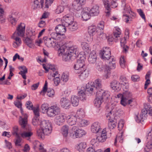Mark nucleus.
I'll return each instance as SVG.
<instances>
[{"label":"nucleus","instance_id":"f257e3e1","mask_svg":"<svg viewBox=\"0 0 152 152\" xmlns=\"http://www.w3.org/2000/svg\"><path fill=\"white\" fill-rule=\"evenodd\" d=\"M43 39L45 45L48 47L56 46L59 48L58 50L59 55L63 54V60L65 61L69 60L72 58L74 59L78 56V48L76 45L66 47L64 45H62L61 42H58L51 38L45 37Z\"/></svg>","mask_w":152,"mask_h":152},{"label":"nucleus","instance_id":"f03ea898","mask_svg":"<svg viewBox=\"0 0 152 152\" xmlns=\"http://www.w3.org/2000/svg\"><path fill=\"white\" fill-rule=\"evenodd\" d=\"M52 131L51 124L48 121L43 120L41 124L40 129L37 131V134L39 138L43 139L45 135L50 134Z\"/></svg>","mask_w":152,"mask_h":152},{"label":"nucleus","instance_id":"7ed1b4c3","mask_svg":"<svg viewBox=\"0 0 152 152\" xmlns=\"http://www.w3.org/2000/svg\"><path fill=\"white\" fill-rule=\"evenodd\" d=\"M131 94L129 93L126 92L123 94H119L115 96L116 98H120L121 104L123 106H125L127 104H130L132 102V100L131 99Z\"/></svg>","mask_w":152,"mask_h":152},{"label":"nucleus","instance_id":"20e7f679","mask_svg":"<svg viewBox=\"0 0 152 152\" xmlns=\"http://www.w3.org/2000/svg\"><path fill=\"white\" fill-rule=\"evenodd\" d=\"M86 134V132L83 129L76 126L73 127L69 132L70 137L74 139L80 138Z\"/></svg>","mask_w":152,"mask_h":152},{"label":"nucleus","instance_id":"39448f33","mask_svg":"<svg viewBox=\"0 0 152 152\" xmlns=\"http://www.w3.org/2000/svg\"><path fill=\"white\" fill-rule=\"evenodd\" d=\"M78 56L79 58L77 59V62L74 66V68L75 69V73L76 72H79L86 67L85 62V58L83 56Z\"/></svg>","mask_w":152,"mask_h":152},{"label":"nucleus","instance_id":"423d86ee","mask_svg":"<svg viewBox=\"0 0 152 152\" xmlns=\"http://www.w3.org/2000/svg\"><path fill=\"white\" fill-rule=\"evenodd\" d=\"M110 107L111 110L106 115L107 119H110V118H115V115H117L120 110L118 105L116 102L112 104Z\"/></svg>","mask_w":152,"mask_h":152},{"label":"nucleus","instance_id":"0eeeda50","mask_svg":"<svg viewBox=\"0 0 152 152\" xmlns=\"http://www.w3.org/2000/svg\"><path fill=\"white\" fill-rule=\"evenodd\" d=\"M116 62L115 59L113 57L110 58L108 66L106 65L104 67V72L107 74L105 76L106 78H107L110 74V71L111 69H115L116 67Z\"/></svg>","mask_w":152,"mask_h":152},{"label":"nucleus","instance_id":"6e6552de","mask_svg":"<svg viewBox=\"0 0 152 152\" xmlns=\"http://www.w3.org/2000/svg\"><path fill=\"white\" fill-rule=\"evenodd\" d=\"M51 70L53 72L51 71L49 73L48 77L50 80L53 79L55 85L57 86L60 82L59 75L58 74V72L56 70L55 68H53Z\"/></svg>","mask_w":152,"mask_h":152},{"label":"nucleus","instance_id":"1a4fd4ad","mask_svg":"<svg viewBox=\"0 0 152 152\" xmlns=\"http://www.w3.org/2000/svg\"><path fill=\"white\" fill-rule=\"evenodd\" d=\"M100 55L101 58L104 60H110L111 56L110 49L108 47H105L100 51Z\"/></svg>","mask_w":152,"mask_h":152},{"label":"nucleus","instance_id":"9d476101","mask_svg":"<svg viewBox=\"0 0 152 152\" xmlns=\"http://www.w3.org/2000/svg\"><path fill=\"white\" fill-rule=\"evenodd\" d=\"M60 111V108L57 105H52L49 107L47 115L50 117H53L58 114Z\"/></svg>","mask_w":152,"mask_h":152},{"label":"nucleus","instance_id":"9b49d317","mask_svg":"<svg viewBox=\"0 0 152 152\" xmlns=\"http://www.w3.org/2000/svg\"><path fill=\"white\" fill-rule=\"evenodd\" d=\"M48 83L47 81L45 82L43 87V89L41 91L40 94L42 96H44L46 92H47V95L50 97H52L53 96L54 94V90L51 88H47Z\"/></svg>","mask_w":152,"mask_h":152},{"label":"nucleus","instance_id":"f8f14e48","mask_svg":"<svg viewBox=\"0 0 152 152\" xmlns=\"http://www.w3.org/2000/svg\"><path fill=\"white\" fill-rule=\"evenodd\" d=\"M66 117V115L64 113L58 114L54 118L55 123L58 125H61L64 123Z\"/></svg>","mask_w":152,"mask_h":152},{"label":"nucleus","instance_id":"ddd939ff","mask_svg":"<svg viewBox=\"0 0 152 152\" xmlns=\"http://www.w3.org/2000/svg\"><path fill=\"white\" fill-rule=\"evenodd\" d=\"M98 133L99 134L97 137V139L98 141L101 142H104L108 138L107 129L105 128L103 129Z\"/></svg>","mask_w":152,"mask_h":152},{"label":"nucleus","instance_id":"4468645a","mask_svg":"<svg viewBox=\"0 0 152 152\" xmlns=\"http://www.w3.org/2000/svg\"><path fill=\"white\" fill-rule=\"evenodd\" d=\"M57 20H61L65 25L67 26L68 25H69L74 21V17L71 15L68 14L64 16L62 19L60 18H58L57 19Z\"/></svg>","mask_w":152,"mask_h":152},{"label":"nucleus","instance_id":"2eb2a0df","mask_svg":"<svg viewBox=\"0 0 152 152\" xmlns=\"http://www.w3.org/2000/svg\"><path fill=\"white\" fill-rule=\"evenodd\" d=\"M79 71L76 72V73L78 74V77L81 80H85L88 77L89 72L86 67Z\"/></svg>","mask_w":152,"mask_h":152},{"label":"nucleus","instance_id":"dca6fc26","mask_svg":"<svg viewBox=\"0 0 152 152\" xmlns=\"http://www.w3.org/2000/svg\"><path fill=\"white\" fill-rule=\"evenodd\" d=\"M90 8L88 7H84L82 12V18L85 21H87L90 19L92 16L89 11Z\"/></svg>","mask_w":152,"mask_h":152},{"label":"nucleus","instance_id":"f3484780","mask_svg":"<svg viewBox=\"0 0 152 152\" xmlns=\"http://www.w3.org/2000/svg\"><path fill=\"white\" fill-rule=\"evenodd\" d=\"M26 130L24 131L21 134V137L23 138H27L29 140L30 137L33 135V132L31 131V129L30 127H26Z\"/></svg>","mask_w":152,"mask_h":152},{"label":"nucleus","instance_id":"a211bd4d","mask_svg":"<svg viewBox=\"0 0 152 152\" xmlns=\"http://www.w3.org/2000/svg\"><path fill=\"white\" fill-rule=\"evenodd\" d=\"M25 26L24 23H21L17 28V32H15L17 34V36L21 37H23L24 36L25 31Z\"/></svg>","mask_w":152,"mask_h":152},{"label":"nucleus","instance_id":"6ab92c4d","mask_svg":"<svg viewBox=\"0 0 152 152\" xmlns=\"http://www.w3.org/2000/svg\"><path fill=\"white\" fill-rule=\"evenodd\" d=\"M100 93L99 91L97 92V93L96 94V98L94 101V106L98 108L101 107V104L103 102L102 98L99 96L98 95Z\"/></svg>","mask_w":152,"mask_h":152},{"label":"nucleus","instance_id":"aec40b11","mask_svg":"<svg viewBox=\"0 0 152 152\" xmlns=\"http://www.w3.org/2000/svg\"><path fill=\"white\" fill-rule=\"evenodd\" d=\"M94 88L93 82H90L86 85V90L92 95L94 94H96Z\"/></svg>","mask_w":152,"mask_h":152},{"label":"nucleus","instance_id":"412c9836","mask_svg":"<svg viewBox=\"0 0 152 152\" xmlns=\"http://www.w3.org/2000/svg\"><path fill=\"white\" fill-rule=\"evenodd\" d=\"M91 131L94 133H99L103 129H101L100 124L98 122H96L93 123L91 127Z\"/></svg>","mask_w":152,"mask_h":152},{"label":"nucleus","instance_id":"4be33fe9","mask_svg":"<svg viewBox=\"0 0 152 152\" xmlns=\"http://www.w3.org/2000/svg\"><path fill=\"white\" fill-rule=\"evenodd\" d=\"M12 37L15 40L13 43V47L14 48H16L21 44L22 43L21 39L17 35V34L15 33H14Z\"/></svg>","mask_w":152,"mask_h":152},{"label":"nucleus","instance_id":"5701e85b","mask_svg":"<svg viewBox=\"0 0 152 152\" xmlns=\"http://www.w3.org/2000/svg\"><path fill=\"white\" fill-rule=\"evenodd\" d=\"M121 34V30L118 28H116L115 31L113 32L114 38H109L108 39V41L112 42L114 39L115 42L118 41L117 40L118 38L120 37V35Z\"/></svg>","mask_w":152,"mask_h":152},{"label":"nucleus","instance_id":"b1692460","mask_svg":"<svg viewBox=\"0 0 152 152\" xmlns=\"http://www.w3.org/2000/svg\"><path fill=\"white\" fill-rule=\"evenodd\" d=\"M66 118L67 122L69 125L72 126L76 123L78 124V120L76 116L73 115H69Z\"/></svg>","mask_w":152,"mask_h":152},{"label":"nucleus","instance_id":"393cba45","mask_svg":"<svg viewBox=\"0 0 152 152\" xmlns=\"http://www.w3.org/2000/svg\"><path fill=\"white\" fill-rule=\"evenodd\" d=\"M94 85L95 87V89L96 90V93L97 92L99 91H102L103 89L102 88V81L99 79H97L95 80L94 82H93Z\"/></svg>","mask_w":152,"mask_h":152},{"label":"nucleus","instance_id":"a878e982","mask_svg":"<svg viewBox=\"0 0 152 152\" xmlns=\"http://www.w3.org/2000/svg\"><path fill=\"white\" fill-rule=\"evenodd\" d=\"M85 92L86 90L84 87H82L81 89H80L78 92V95L80 99L83 101H85L87 99L86 95Z\"/></svg>","mask_w":152,"mask_h":152},{"label":"nucleus","instance_id":"bb28decb","mask_svg":"<svg viewBox=\"0 0 152 152\" xmlns=\"http://www.w3.org/2000/svg\"><path fill=\"white\" fill-rule=\"evenodd\" d=\"M60 104L61 107L66 109L69 108L70 105V102L69 99L65 98H63L61 99Z\"/></svg>","mask_w":152,"mask_h":152},{"label":"nucleus","instance_id":"cd10ccee","mask_svg":"<svg viewBox=\"0 0 152 152\" xmlns=\"http://www.w3.org/2000/svg\"><path fill=\"white\" fill-rule=\"evenodd\" d=\"M89 11L92 16H97L99 13V7L97 5H94L91 8H90Z\"/></svg>","mask_w":152,"mask_h":152},{"label":"nucleus","instance_id":"c85d7f7f","mask_svg":"<svg viewBox=\"0 0 152 152\" xmlns=\"http://www.w3.org/2000/svg\"><path fill=\"white\" fill-rule=\"evenodd\" d=\"M66 27H67V26L65 25L62 23L61 25H58L55 28L56 32H58V33H64L66 31Z\"/></svg>","mask_w":152,"mask_h":152},{"label":"nucleus","instance_id":"c756f323","mask_svg":"<svg viewBox=\"0 0 152 152\" xmlns=\"http://www.w3.org/2000/svg\"><path fill=\"white\" fill-rule=\"evenodd\" d=\"M24 117L20 116L19 119V123L22 127L25 128L26 127L27 123V115L26 114H24Z\"/></svg>","mask_w":152,"mask_h":152},{"label":"nucleus","instance_id":"7c9ffc66","mask_svg":"<svg viewBox=\"0 0 152 152\" xmlns=\"http://www.w3.org/2000/svg\"><path fill=\"white\" fill-rule=\"evenodd\" d=\"M97 57L95 52L93 51L89 54L88 58V61L90 63L94 64L96 60Z\"/></svg>","mask_w":152,"mask_h":152},{"label":"nucleus","instance_id":"2f4dec72","mask_svg":"<svg viewBox=\"0 0 152 152\" xmlns=\"http://www.w3.org/2000/svg\"><path fill=\"white\" fill-rule=\"evenodd\" d=\"M110 86L113 89L118 91L121 89V85L120 83L118 81L115 80L110 83Z\"/></svg>","mask_w":152,"mask_h":152},{"label":"nucleus","instance_id":"473e14b6","mask_svg":"<svg viewBox=\"0 0 152 152\" xmlns=\"http://www.w3.org/2000/svg\"><path fill=\"white\" fill-rule=\"evenodd\" d=\"M122 7L124 10V12L129 13L132 15L133 16H134L135 15V14L131 10L130 6L129 5H127L124 1L122 2Z\"/></svg>","mask_w":152,"mask_h":152},{"label":"nucleus","instance_id":"72a5a7b5","mask_svg":"<svg viewBox=\"0 0 152 152\" xmlns=\"http://www.w3.org/2000/svg\"><path fill=\"white\" fill-rule=\"evenodd\" d=\"M34 39L31 38L26 37V38H24L23 41L29 48H33L34 47V46L33 43V41Z\"/></svg>","mask_w":152,"mask_h":152},{"label":"nucleus","instance_id":"f704fd0d","mask_svg":"<svg viewBox=\"0 0 152 152\" xmlns=\"http://www.w3.org/2000/svg\"><path fill=\"white\" fill-rule=\"evenodd\" d=\"M104 7L107 10L105 12L106 15L108 16L110 14V3L108 0H102Z\"/></svg>","mask_w":152,"mask_h":152},{"label":"nucleus","instance_id":"c9c22d12","mask_svg":"<svg viewBox=\"0 0 152 152\" xmlns=\"http://www.w3.org/2000/svg\"><path fill=\"white\" fill-rule=\"evenodd\" d=\"M99 91L100 92L99 94H98L99 96L102 98L103 99H107L110 96V93L108 91H104L102 89V91L100 90Z\"/></svg>","mask_w":152,"mask_h":152},{"label":"nucleus","instance_id":"e433bc0d","mask_svg":"<svg viewBox=\"0 0 152 152\" xmlns=\"http://www.w3.org/2000/svg\"><path fill=\"white\" fill-rule=\"evenodd\" d=\"M87 146L86 143L81 142L76 147V149L80 152H83Z\"/></svg>","mask_w":152,"mask_h":152},{"label":"nucleus","instance_id":"4c0bfd02","mask_svg":"<svg viewBox=\"0 0 152 152\" xmlns=\"http://www.w3.org/2000/svg\"><path fill=\"white\" fill-rule=\"evenodd\" d=\"M71 101L73 106H77L79 104V97L76 96H72L71 98Z\"/></svg>","mask_w":152,"mask_h":152},{"label":"nucleus","instance_id":"58836bf2","mask_svg":"<svg viewBox=\"0 0 152 152\" xmlns=\"http://www.w3.org/2000/svg\"><path fill=\"white\" fill-rule=\"evenodd\" d=\"M88 32L90 35H92L93 36L96 33H98L97 31H96V27L94 25H91L88 27Z\"/></svg>","mask_w":152,"mask_h":152},{"label":"nucleus","instance_id":"ea45409f","mask_svg":"<svg viewBox=\"0 0 152 152\" xmlns=\"http://www.w3.org/2000/svg\"><path fill=\"white\" fill-rule=\"evenodd\" d=\"M68 28L71 31H75L78 28V26L77 23L73 21L69 25H67Z\"/></svg>","mask_w":152,"mask_h":152},{"label":"nucleus","instance_id":"a19ab883","mask_svg":"<svg viewBox=\"0 0 152 152\" xmlns=\"http://www.w3.org/2000/svg\"><path fill=\"white\" fill-rule=\"evenodd\" d=\"M85 113L82 108L79 109L77 111L76 114L75 115L77 118H80L85 116Z\"/></svg>","mask_w":152,"mask_h":152},{"label":"nucleus","instance_id":"79ce46f5","mask_svg":"<svg viewBox=\"0 0 152 152\" xmlns=\"http://www.w3.org/2000/svg\"><path fill=\"white\" fill-rule=\"evenodd\" d=\"M43 121L39 119L37 117H34L32 120V123L34 126H37L39 125L40 127Z\"/></svg>","mask_w":152,"mask_h":152},{"label":"nucleus","instance_id":"37998d69","mask_svg":"<svg viewBox=\"0 0 152 152\" xmlns=\"http://www.w3.org/2000/svg\"><path fill=\"white\" fill-rule=\"evenodd\" d=\"M78 125L80 126H85L89 124V121L87 120L81 119L80 118H78Z\"/></svg>","mask_w":152,"mask_h":152},{"label":"nucleus","instance_id":"c03bdc74","mask_svg":"<svg viewBox=\"0 0 152 152\" xmlns=\"http://www.w3.org/2000/svg\"><path fill=\"white\" fill-rule=\"evenodd\" d=\"M14 15L11 14L9 15L8 18V20L13 25H15L17 23V20L15 18Z\"/></svg>","mask_w":152,"mask_h":152},{"label":"nucleus","instance_id":"a18cd8bd","mask_svg":"<svg viewBox=\"0 0 152 152\" xmlns=\"http://www.w3.org/2000/svg\"><path fill=\"white\" fill-rule=\"evenodd\" d=\"M69 127L67 125H64L62 126L61 130L62 134L64 137H66L68 134Z\"/></svg>","mask_w":152,"mask_h":152},{"label":"nucleus","instance_id":"49530a36","mask_svg":"<svg viewBox=\"0 0 152 152\" xmlns=\"http://www.w3.org/2000/svg\"><path fill=\"white\" fill-rule=\"evenodd\" d=\"M49 104L46 103H43L41 106V108L42 111V112L43 113H47L48 114V111L49 109Z\"/></svg>","mask_w":152,"mask_h":152},{"label":"nucleus","instance_id":"de8ad7c7","mask_svg":"<svg viewBox=\"0 0 152 152\" xmlns=\"http://www.w3.org/2000/svg\"><path fill=\"white\" fill-rule=\"evenodd\" d=\"M106 65L104 66L101 62H97L95 64L96 69L99 71H101L102 70L104 71V67Z\"/></svg>","mask_w":152,"mask_h":152},{"label":"nucleus","instance_id":"09e8293b","mask_svg":"<svg viewBox=\"0 0 152 152\" xmlns=\"http://www.w3.org/2000/svg\"><path fill=\"white\" fill-rule=\"evenodd\" d=\"M114 119V118H110V119H108L109 120L108 126L109 128L110 129H113L116 127V122L113 120Z\"/></svg>","mask_w":152,"mask_h":152},{"label":"nucleus","instance_id":"8fccbe9b","mask_svg":"<svg viewBox=\"0 0 152 152\" xmlns=\"http://www.w3.org/2000/svg\"><path fill=\"white\" fill-rule=\"evenodd\" d=\"M72 6L77 11L79 10L82 8L81 5L76 0H75L73 2Z\"/></svg>","mask_w":152,"mask_h":152},{"label":"nucleus","instance_id":"3c124183","mask_svg":"<svg viewBox=\"0 0 152 152\" xmlns=\"http://www.w3.org/2000/svg\"><path fill=\"white\" fill-rule=\"evenodd\" d=\"M69 78V73L68 72H64L61 77V80L64 82L68 81Z\"/></svg>","mask_w":152,"mask_h":152},{"label":"nucleus","instance_id":"603ef678","mask_svg":"<svg viewBox=\"0 0 152 152\" xmlns=\"http://www.w3.org/2000/svg\"><path fill=\"white\" fill-rule=\"evenodd\" d=\"M36 34L35 32L33 30L29 31L28 32L26 33L27 37L34 39Z\"/></svg>","mask_w":152,"mask_h":152},{"label":"nucleus","instance_id":"864d4df0","mask_svg":"<svg viewBox=\"0 0 152 152\" xmlns=\"http://www.w3.org/2000/svg\"><path fill=\"white\" fill-rule=\"evenodd\" d=\"M144 108L149 112V114L152 115V107L148 103L145 104H144Z\"/></svg>","mask_w":152,"mask_h":152},{"label":"nucleus","instance_id":"5fc2aeb1","mask_svg":"<svg viewBox=\"0 0 152 152\" xmlns=\"http://www.w3.org/2000/svg\"><path fill=\"white\" fill-rule=\"evenodd\" d=\"M81 47L84 50L87 52L89 51L88 44L86 42H83L81 44Z\"/></svg>","mask_w":152,"mask_h":152},{"label":"nucleus","instance_id":"6e6d98bb","mask_svg":"<svg viewBox=\"0 0 152 152\" xmlns=\"http://www.w3.org/2000/svg\"><path fill=\"white\" fill-rule=\"evenodd\" d=\"M151 148H152V142L149 141L147 143L145 149L146 151L148 152Z\"/></svg>","mask_w":152,"mask_h":152},{"label":"nucleus","instance_id":"4d7b16f0","mask_svg":"<svg viewBox=\"0 0 152 152\" xmlns=\"http://www.w3.org/2000/svg\"><path fill=\"white\" fill-rule=\"evenodd\" d=\"M116 141H119L121 143L123 142L122 133H120L117 136L115 139V142Z\"/></svg>","mask_w":152,"mask_h":152},{"label":"nucleus","instance_id":"13d9d810","mask_svg":"<svg viewBox=\"0 0 152 152\" xmlns=\"http://www.w3.org/2000/svg\"><path fill=\"white\" fill-rule=\"evenodd\" d=\"M18 131L19 129L18 127L17 126H15L13 128L12 132V134L14 135L18 136L19 135L18 134Z\"/></svg>","mask_w":152,"mask_h":152},{"label":"nucleus","instance_id":"bf43d9fd","mask_svg":"<svg viewBox=\"0 0 152 152\" xmlns=\"http://www.w3.org/2000/svg\"><path fill=\"white\" fill-rule=\"evenodd\" d=\"M86 151L87 152H102L101 149H98L95 151L94 148L92 147H90L88 148Z\"/></svg>","mask_w":152,"mask_h":152},{"label":"nucleus","instance_id":"052dcab7","mask_svg":"<svg viewBox=\"0 0 152 152\" xmlns=\"http://www.w3.org/2000/svg\"><path fill=\"white\" fill-rule=\"evenodd\" d=\"M64 10V7L61 5H59L57 7L55 10V12L56 14H59L62 12Z\"/></svg>","mask_w":152,"mask_h":152},{"label":"nucleus","instance_id":"680f3d73","mask_svg":"<svg viewBox=\"0 0 152 152\" xmlns=\"http://www.w3.org/2000/svg\"><path fill=\"white\" fill-rule=\"evenodd\" d=\"M125 62L124 57H121L120 60V64L122 68H124L125 67Z\"/></svg>","mask_w":152,"mask_h":152},{"label":"nucleus","instance_id":"e2e57ef3","mask_svg":"<svg viewBox=\"0 0 152 152\" xmlns=\"http://www.w3.org/2000/svg\"><path fill=\"white\" fill-rule=\"evenodd\" d=\"M147 113L149 114V112L144 108L142 110L141 114L140 115H141V117H143L145 118H146Z\"/></svg>","mask_w":152,"mask_h":152},{"label":"nucleus","instance_id":"0e129e2a","mask_svg":"<svg viewBox=\"0 0 152 152\" xmlns=\"http://www.w3.org/2000/svg\"><path fill=\"white\" fill-rule=\"evenodd\" d=\"M99 142L97 139V138L96 139L94 138L92 139L91 141V144L94 146H97Z\"/></svg>","mask_w":152,"mask_h":152},{"label":"nucleus","instance_id":"69168bd1","mask_svg":"<svg viewBox=\"0 0 152 152\" xmlns=\"http://www.w3.org/2000/svg\"><path fill=\"white\" fill-rule=\"evenodd\" d=\"M97 27L100 29L103 30L104 27V22L103 21H100L98 24Z\"/></svg>","mask_w":152,"mask_h":152},{"label":"nucleus","instance_id":"338daca9","mask_svg":"<svg viewBox=\"0 0 152 152\" xmlns=\"http://www.w3.org/2000/svg\"><path fill=\"white\" fill-rule=\"evenodd\" d=\"M120 80H121V84L124 85L125 84H127V82L126 81V78L123 76H121L120 78Z\"/></svg>","mask_w":152,"mask_h":152},{"label":"nucleus","instance_id":"774afa93","mask_svg":"<svg viewBox=\"0 0 152 152\" xmlns=\"http://www.w3.org/2000/svg\"><path fill=\"white\" fill-rule=\"evenodd\" d=\"M32 7H34V9H35L39 7L40 5L39 4V2L37 0H34V4L32 5Z\"/></svg>","mask_w":152,"mask_h":152}]
</instances>
